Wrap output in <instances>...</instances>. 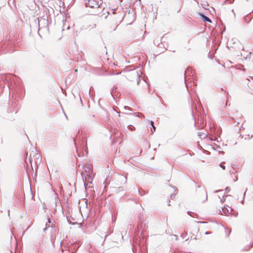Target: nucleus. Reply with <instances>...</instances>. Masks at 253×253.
<instances>
[{"label":"nucleus","instance_id":"nucleus-2","mask_svg":"<svg viewBox=\"0 0 253 253\" xmlns=\"http://www.w3.org/2000/svg\"><path fill=\"white\" fill-rule=\"evenodd\" d=\"M102 4V0H88L86 4L87 6L96 8L100 7Z\"/></svg>","mask_w":253,"mask_h":253},{"label":"nucleus","instance_id":"nucleus-1","mask_svg":"<svg viewBox=\"0 0 253 253\" xmlns=\"http://www.w3.org/2000/svg\"><path fill=\"white\" fill-rule=\"evenodd\" d=\"M29 160L32 166L33 164L37 166L42 161L41 155L38 151L34 149L30 154Z\"/></svg>","mask_w":253,"mask_h":253},{"label":"nucleus","instance_id":"nucleus-7","mask_svg":"<svg viewBox=\"0 0 253 253\" xmlns=\"http://www.w3.org/2000/svg\"><path fill=\"white\" fill-rule=\"evenodd\" d=\"M219 166L223 169H225V167L222 165V164H220L219 165Z\"/></svg>","mask_w":253,"mask_h":253},{"label":"nucleus","instance_id":"nucleus-4","mask_svg":"<svg viewBox=\"0 0 253 253\" xmlns=\"http://www.w3.org/2000/svg\"><path fill=\"white\" fill-rule=\"evenodd\" d=\"M199 15L202 18L203 21L205 22H208L210 23L211 22V21L207 16L203 15V14L200 13Z\"/></svg>","mask_w":253,"mask_h":253},{"label":"nucleus","instance_id":"nucleus-8","mask_svg":"<svg viewBox=\"0 0 253 253\" xmlns=\"http://www.w3.org/2000/svg\"><path fill=\"white\" fill-rule=\"evenodd\" d=\"M230 188H229L228 187L226 188V192L227 193L229 192L230 191Z\"/></svg>","mask_w":253,"mask_h":253},{"label":"nucleus","instance_id":"nucleus-6","mask_svg":"<svg viewBox=\"0 0 253 253\" xmlns=\"http://www.w3.org/2000/svg\"><path fill=\"white\" fill-rule=\"evenodd\" d=\"M151 125L153 128L154 131H155L156 128H155V126H154V122L153 121H151Z\"/></svg>","mask_w":253,"mask_h":253},{"label":"nucleus","instance_id":"nucleus-9","mask_svg":"<svg viewBox=\"0 0 253 253\" xmlns=\"http://www.w3.org/2000/svg\"><path fill=\"white\" fill-rule=\"evenodd\" d=\"M224 210H225L224 208L222 209V211H223V212L225 213V211Z\"/></svg>","mask_w":253,"mask_h":253},{"label":"nucleus","instance_id":"nucleus-5","mask_svg":"<svg viewBox=\"0 0 253 253\" xmlns=\"http://www.w3.org/2000/svg\"><path fill=\"white\" fill-rule=\"evenodd\" d=\"M135 77H136V79L137 84H138V83H139V82L140 81V78L138 76V75H135Z\"/></svg>","mask_w":253,"mask_h":253},{"label":"nucleus","instance_id":"nucleus-10","mask_svg":"<svg viewBox=\"0 0 253 253\" xmlns=\"http://www.w3.org/2000/svg\"><path fill=\"white\" fill-rule=\"evenodd\" d=\"M116 27H117V26H115L114 30H115Z\"/></svg>","mask_w":253,"mask_h":253},{"label":"nucleus","instance_id":"nucleus-3","mask_svg":"<svg viewBox=\"0 0 253 253\" xmlns=\"http://www.w3.org/2000/svg\"><path fill=\"white\" fill-rule=\"evenodd\" d=\"M109 14V12L108 11L107 8H103L102 11V13L99 15L101 17H104L106 18L108 14Z\"/></svg>","mask_w":253,"mask_h":253}]
</instances>
